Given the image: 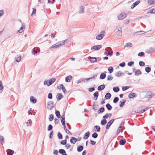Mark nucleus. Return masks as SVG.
<instances>
[{"label": "nucleus", "mask_w": 155, "mask_h": 155, "mask_svg": "<svg viewBox=\"0 0 155 155\" xmlns=\"http://www.w3.org/2000/svg\"><path fill=\"white\" fill-rule=\"evenodd\" d=\"M47 108L49 110H51L54 107V103L52 101H50L47 103Z\"/></svg>", "instance_id": "f257e3e1"}, {"label": "nucleus", "mask_w": 155, "mask_h": 155, "mask_svg": "<svg viewBox=\"0 0 155 155\" xmlns=\"http://www.w3.org/2000/svg\"><path fill=\"white\" fill-rule=\"evenodd\" d=\"M127 14L122 13L118 15L117 16V18L119 20H123L127 16Z\"/></svg>", "instance_id": "f03ea898"}, {"label": "nucleus", "mask_w": 155, "mask_h": 155, "mask_svg": "<svg viewBox=\"0 0 155 155\" xmlns=\"http://www.w3.org/2000/svg\"><path fill=\"white\" fill-rule=\"evenodd\" d=\"M114 120H115L114 119H112L107 123L106 126V129L107 130L109 129L110 126L113 124Z\"/></svg>", "instance_id": "7ed1b4c3"}, {"label": "nucleus", "mask_w": 155, "mask_h": 155, "mask_svg": "<svg viewBox=\"0 0 155 155\" xmlns=\"http://www.w3.org/2000/svg\"><path fill=\"white\" fill-rule=\"evenodd\" d=\"M102 47L101 45H95L91 47V50H92L93 49L96 50H98L100 49Z\"/></svg>", "instance_id": "20e7f679"}, {"label": "nucleus", "mask_w": 155, "mask_h": 155, "mask_svg": "<svg viewBox=\"0 0 155 155\" xmlns=\"http://www.w3.org/2000/svg\"><path fill=\"white\" fill-rule=\"evenodd\" d=\"M107 49H108V50L111 49V48L110 47H109L105 49L106 50V51H105L104 54L105 55H107V56H108V55H110V56L112 55V54H113V51H110L109 52L107 53L108 52L107 50Z\"/></svg>", "instance_id": "39448f33"}, {"label": "nucleus", "mask_w": 155, "mask_h": 155, "mask_svg": "<svg viewBox=\"0 0 155 155\" xmlns=\"http://www.w3.org/2000/svg\"><path fill=\"white\" fill-rule=\"evenodd\" d=\"M56 81V79L53 78H51L50 80L48 81V84H47L48 86H49L51 85Z\"/></svg>", "instance_id": "423d86ee"}, {"label": "nucleus", "mask_w": 155, "mask_h": 155, "mask_svg": "<svg viewBox=\"0 0 155 155\" xmlns=\"http://www.w3.org/2000/svg\"><path fill=\"white\" fill-rule=\"evenodd\" d=\"M77 141H78L77 139L75 137H71L70 140L71 143L73 144H74Z\"/></svg>", "instance_id": "0eeeda50"}, {"label": "nucleus", "mask_w": 155, "mask_h": 155, "mask_svg": "<svg viewBox=\"0 0 155 155\" xmlns=\"http://www.w3.org/2000/svg\"><path fill=\"white\" fill-rule=\"evenodd\" d=\"M89 58L90 59V61L91 63H94L97 61V59L96 57H89Z\"/></svg>", "instance_id": "6e6552de"}, {"label": "nucleus", "mask_w": 155, "mask_h": 155, "mask_svg": "<svg viewBox=\"0 0 155 155\" xmlns=\"http://www.w3.org/2000/svg\"><path fill=\"white\" fill-rule=\"evenodd\" d=\"M72 78V76L71 75H69L67 76L65 78V80L67 82H71Z\"/></svg>", "instance_id": "1a4fd4ad"}, {"label": "nucleus", "mask_w": 155, "mask_h": 155, "mask_svg": "<svg viewBox=\"0 0 155 155\" xmlns=\"http://www.w3.org/2000/svg\"><path fill=\"white\" fill-rule=\"evenodd\" d=\"M140 2V0H137L131 6V8L132 9L134 8L135 7L138 5Z\"/></svg>", "instance_id": "9d476101"}, {"label": "nucleus", "mask_w": 155, "mask_h": 155, "mask_svg": "<svg viewBox=\"0 0 155 155\" xmlns=\"http://www.w3.org/2000/svg\"><path fill=\"white\" fill-rule=\"evenodd\" d=\"M121 101H120L119 102V103L120 104L119 105L120 107H123L124 106V104L126 102V101L124 99H122Z\"/></svg>", "instance_id": "9b49d317"}, {"label": "nucleus", "mask_w": 155, "mask_h": 155, "mask_svg": "<svg viewBox=\"0 0 155 155\" xmlns=\"http://www.w3.org/2000/svg\"><path fill=\"white\" fill-rule=\"evenodd\" d=\"M56 98L58 101H60L63 97V95L60 93L57 94L56 95Z\"/></svg>", "instance_id": "f8f14e48"}, {"label": "nucleus", "mask_w": 155, "mask_h": 155, "mask_svg": "<svg viewBox=\"0 0 155 155\" xmlns=\"http://www.w3.org/2000/svg\"><path fill=\"white\" fill-rule=\"evenodd\" d=\"M30 100L31 102L33 103H35L37 102V99L33 96H31L30 97Z\"/></svg>", "instance_id": "ddd939ff"}, {"label": "nucleus", "mask_w": 155, "mask_h": 155, "mask_svg": "<svg viewBox=\"0 0 155 155\" xmlns=\"http://www.w3.org/2000/svg\"><path fill=\"white\" fill-rule=\"evenodd\" d=\"M105 87V85L104 84L101 85L99 86L97 88V89L99 91H101L103 90Z\"/></svg>", "instance_id": "4468645a"}, {"label": "nucleus", "mask_w": 155, "mask_h": 155, "mask_svg": "<svg viewBox=\"0 0 155 155\" xmlns=\"http://www.w3.org/2000/svg\"><path fill=\"white\" fill-rule=\"evenodd\" d=\"M7 154L8 155H13L14 154V151L10 149H8L7 150Z\"/></svg>", "instance_id": "2eb2a0df"}, {"label": "nucleus", "mask_w": 155, "mask_h": 155, "mask_svg": "<svg viewBox=\"0 0 155 155\" xmlns=\"http://www.w3.org/2000/svg\"><path fill=\"white\" fill-rule=\"evenodd\" d=\"M90 135V132L89 131H88L86 132L84 135L83 138L85 139H87L89 137Z\"/></svg>", "instance_id": "dca6fc26"}, {"label": "nucleus", "mask_w": 155, "mask_h": 155, "mask_svg": "<svg viewBox=\"0 0 155 155\" xmlns=\"http://www.w3.org/2000/svg\"><path fill=\"white\" fill-rule=\"evenodd\" d=\"M25 24H22V26L20 29L18 31V32L19 33H21L23 31V29H24L25 28Z\"/></svg>", "instance_id": "f3484780"}, {"label": "nucleus", "mask_w": 155, "mask_h": 155, "mask_svg": "<svg viewBox=\"0 0 155 155\" xmlns=\"http://www.w3.org/2000/svg\"><path fill=\"white\" fill-rule=\"evenodd\" d=\"M94 99L95 100H97L99 95V93L98 91H96L93 94Z\"/></svg>", "instance_id": "a211bd4d"}, {"label": "nucleus", "mask_w": 155, "mask_h": 155, "mask_svg": "<svg viewBox=\"0 0 155 155\" xmlns=\"http://www.w3.org/2000/svg\"><path fill=\"white\" fill-rule=\"evenodd\" d=\"M154 51V48L153 47H150L149 50L147 51V53L148 54H152Z\"/></svg>", "instance_id": "6ab92c4d"}, {"label": "nucleus", "mask_w": 155, "mask_h": 155, "mask_svg": "<svg viewBox=\"0 0 155 155\" xmlns=\"http://www.w3.org/2000/svg\"><path fill=\"white\" fill-rule=\"evenodd\" d=\"M141 74V71L139 69L136 70L135 72V75L136 76H139Z\"/></svg>", "instance_id": "aec40b11"}, {"label": "nucleus", "mask_w": 155, "mask_h": 155, "mask_svg": "<svg viewBox=\"0 0 155 155\" xmlns=\"http://www.w3.org/2000/svg\"><path fill=\"white\" fill-rule=\"evenodd\" d=\"M105 109L103 107L99 108L97 111V113L98 114L102 113L104 111Z\"/></svg>", "instance_id": "412c9836"}, {"label": "nucleus", "mask_w": 155, "mask_h": 155, "mask_svg": "<svg viewBox=\"0 0 155 155\" xmlns=\"http://www.w3.org/2000/svg\"><path fill=\"white\" fill-rule=\"evenodd\" d=\"M124 74L121 73V72L119 71H118L115 74V75L117 77H119L121 75H124Z\"/></svg>", "instance_id": "4be33fe9"}, {"label": "nucleus", "mask_w": 155, "mask_h": 155, "mask_svg": "<svg viewBox=\"0 0 155 155\" xmlns=\"http://www.w3.org/2000/svg\"><path fill=\"white\" fill-rule=\"evenodd\" d=\"M111 97V94L109 93H107L106 94L105 96V97L106 99H109Z\"/></svg>", "instance_id": "5701e85b"}, {"label": "nucleus", "mask_w": 155, "mask_h": 155, "mask_svg": "<svg viewBox=\"0 0 155 155\" xmlns=\"http://www.w3.org/2000/svg\"><path fill=\"white\" fill-rule=\"evenodd\" d=\"M83 147L82 145L78 146L77 147V151L78 152H80L83 150Z\"/></svg>", "instance_id": "b1692460"}, {"label": "nucleus", "mask_w": 155, "mask_h": 155, "mask_svg": "<svg viewBox=\"0 0 155 155\" xmlns=\"http://www.w3.org/2000/svg\"><path fill=\"white\" fill-rule=\"evenodd\" d=\"M106 74L104 73H102L100 75V79H104L106 77Z\"/></svg>", "instance_id": "393cba45"}, {"label": "nucleus", "mask_w": 155, "mask_h": 155, "mask_svg": "<svg viewBox=\"0 0 155 155\" xmlns=\"http://www.w3.org/2000/svg\"><path fill=\"white\" fill-rule=\"evenodd\" d=\"M55 113L57 117L58 118H60L61 115H60V113L59 111L57 110H56L55 111Z\"/></svg>", "instance_id": "a878e982"}, {"label": "nucleus", "mask_w": 155, "mask_h": 155, "mask_svg": "<svg viewBox=\"0 0 155 155\" xmlns=\"http://www.w3.org/2000/svg\"><path fill=\"white\" fill-rule=\"evenodd\" d=\"M67 41V40L61 41L59 42H58V43L59 47L63 45L65 43V42Z\"/></svg>", "instance_id": "bb28decb"}, {"label": "nucleus", "mask_w": 155, "mask_h": 155, "mask_svg": "<svg viewBox=\"0 0 155 155\" xmlns=\"http://www.w3.org/2000/svg\"><path fill=\"white\" fill-rule=\"evenodd\" d=\"M58 47H59L58 44V43L53 45H52L51 47H50V49H51V48H52L54 49H55L56 48H58Z\"/></svg>", "instance_id": "cd10ccee"}, {"label": "nucleus", "mask_w": 155, "mask_h": 155, "mask_svg": "<svg viewBox=\"0 0 155 155\" xmlns=\"http://www.w3.org/2000/svg\"><path fill=\"white\" fill-rule=\"evenodd\" d=\"M136 96V94L135 93H130L128 97L129 98L131 99L134 97H135Z\"/></svg>", "instance_id": "c85d7f7f"}, {"label": "nucleus", "mask_w": 155, "mask_h": 155, "mask_svg": "<svg viewBox=\"0 0 155 155\" xmlns=\"http://www.w3.org/2000/svg\"><path fill=\"white\" fill-rule=\"evenodd\" d=\"M107 123V120L105 119H102L101 122V124L102 125L104 126Z\"/></svg>", "instance_id": "c756f323"}, {"label": "nucleus", "mask_w": 155, "mask_h": 155, "mask_svg": "<svg viewBox=\"0 0 155 155\" xmlns=\"http://www.w3.org/2000/svg\"><path fill=\"white\" fill-rule=\"evenodd\" d=\"M106 106L107 109L109 110H111L112 108V107L109 103H107V104H106Z\"/></svg>", "instance_id": "7c9ffc66"}, {"label": "nucleus", "mask_w": 155, "mask_h": 155, "mask_svg": "<svg viewBox=\"0 0 155 155\" xmlns=\"http://www.w3.org/2000/svg\"><path fill=\"white\" fill-rule=\"evenodd\" d=\"M151 70V68L150 67L147 66L145 68V71L147 73L150 72Z\"/></svg>", "instance_id": "2f4dec72"}, {"label": "nucleus", "mask_w": 155, "mask_h": 155, "mask_svg": "<svg viewBox=\"0 0 155 155\" xmlns=\"http://www.w3.org/2000/svg\"><path fill=\"white\" fill-rule=\"evenodd\" d=\"M113 90L115 92H117L120 91L119 87H114L113 88Z\"/></svg>", "instance_id": "473e14b6"}, {"label": "nucleus", "mask_w": 155, "mask_h": 155, "mask_svg": "<svg viewBox=\"0 0 155 155\" xmlns=\"http://www.w3.org/2000/svg\"><path fill=\"white\" fill-rule=\"evenodd\" d=\"M15 60L17 62H20L21 59V55H20L19 57L18 55H17V57H15Z\"/></svg>", "instance_id": "72a5a7b5"}, {"label": "nucleus", "mask_w": 155, "mask_h": 155, "mask_svg": "<svg viewBox=\"0 0 155 155\" xmlns=\"http://www.w3.org/2000/svg\"><path fill=\"white\" fill-rule=\"evenodd\" d=\"M126 141L125 140L121 139L120 141L119 144L120 145H123L125 144Z\"/></svg>", "instance_id": "f704fd0d"}, {"label": "nucleus", "mask_w": 155, "mask_h": 155, "mask_svg": "<svg viewBox=\"0 0 155 155\" xmlns=\"http://www.w3.org/2000/svg\"><path fill=\"white\" fill-rule=\"evenodd\" d=\"M154 94L153 93L151 92H149V94H148L147 97L149 98H151L152 96H154Z\"/></svg>", "instance_id": "c9c22d12"}, {"label": "nucleus", "mask_w": 155, "mask_h": 155, "mask_svg": "<svg viewBox=\"0 0 155 155\" xmlns=\"http://www.w3.org/2000/svg\"><path fill=\"white\" fill-rule=\"evenodd\" d=\"M94 129L95 128L96 129V131L97 132H99L100 131L101 128L98 125L95 126L94 127Z\"/></svg>", "instance_id": "e433bc0d"}, {"label": "nucleus", "mask_w": 155, "mask_h": 155, "mask_svg": "<svg viewBox=\"0 0 155 155\" xmlns=\"http://www.w3.org/2000/svg\"><path fill=\"white\" fill-rule=\"evenodd\" d=\"M54 117L53 115L52 114H50L49 117V120L50 121H51L54 119Z\"/></svg>", "instance_id": "4c0bfd02"}, {"label": "nucleus", "mask_w": 155, "mask_h": 155, "mask_svg": "<svg viewBox=\"0 0 155 155\" xmlns=\"http://www.w3.org/2000/svg\"><path fill=\"white\" fill-rule=\"evenodd\" d=\"M148 3L149 5L155 4V1L153 0H148Z\"/></svg>", "instance_id": "58836bf2"}, {"label": "nucleus", "mask_w": 155, "mask_h": 155, "mask_svg": "<svg viewBox=\"0 0 155 155\" xmlns=\"http://www.w3.org/2000/svg\"><path fill=\"white\" fill-rule=\"evenodd\" d=\"M58 139H63L62 135L60 133V132H59L58 133Z\"/></svg>", "instance_id": "ea45409f"}, {"label": "nucleus", "mask_w": 155, "mask_h": 155, "mask_svg": "<svg viewBox=\"0 0 155 155\" xmlns=\"http://www.w3.org/2000/svg\"><path fill=\"white\" fill-rule=\"evenodd\" d=\"M4 139V137L2 136H0V140L2 145H3L5 143Z\"/></svg>", "instance_id": "a19ab883"}, {"label": "nucleus", "mask_w": 155, "mask_h": 155, "mask_svg": "<svg viewBox=\"0 0 155 155\" xmlns=\"http://www.w3.org/2000/svg\"><path fill=\"white\" fill-rule=\"evenodd\" d=\"M119 98L118 97H115L113 101V102L114 103H116L119 101Z\"/></svg>", "instance_id": "79ce46f5"}, {"label": "nucleus", "mask_w": 155, "mask_h": 155, "mask_svg": "<svg viewBox=\"0 0 155 155\" xmlns=\"http://www.w3.org/2000/svg\"><path fill=\"white\" fill-rule=\"evenodd\" d=\"M108 70L110 73H112L114 70V68L112 67H109L108 68Z\"/></svg>", "instance_id": "37998d69"}, {"label": "nucleus", "mask_w": 155, "mask_h": 155, "mask_svg": "<svg viewBox=\"0 0 155 155\" xmlns=\"http://www.w3.org/2000/svg\"><path fill=\"white\" fill-rule=\"evenodd\" d=\"M101 35L100 34L97 35L96 37V39L98 40H100L102 39L103 37V36Z\"/></svg>", "instance_id": "c03bdc74"}, {"label": "nucleus", "mask_w": 155, "mask_h": 155, "mask_svg": "<svg viewBox=\"0 0 155 155\" xmlns=\"http://www.w3.org/2000/svg\"><path fill=\"white\" fill-rule=\"evenodd\" d=\"M53 128V126L51 124H49L48 127V131L51 130Z\"/></svg>", "instance_id": "a18cd8bd"}, {"label": "nucleus", "mask_w": 155, "mask_h": 155, "mask_svg": "<svg viewBox=\"0 0 155 155\" xmlns=\"http://www.w3.org/2000/svg\"><path fill=\"white\" fill-rule=\"evenodd\" d=\"M80 11H79V13L81 14L84 12V8L83 6H81L80 7Z\"/></svg>", "instance_id": "49530a36"}, {"label": "nucleus", "mask_w": 155, "mask_h": 155, "mask_svg": "<svg viewBox=\"0 0 155 155\" xmlns=\"http://www.w3.org/2000/svg\"><path fill=\"white\" fill-rule=\"evenodd\" d=\"M92 137L94 138H96L98 137V134L96 133H94L92 135Z\"/></svg>", "instance_id": "de8ad7c7"}, {"label": "nucleus", "mask_w": 155, "mask_h": 155, "mask_svg": "<svg viewBox=\"0 0 155 155\" xmlns=\"http://www.w3.org/2000/svg\"><path fill=\"white\" fill-rule=\"evenodd\" d=\"M59 152L60 153L62 154H63L66 153L65 151L63 149H59Z\"/></svg>", "instance_id": "09e8293b"}, {"label": "nucleus", "mask_w": 155, "mask_h": 155, "mask_svg": "<svg viewBox=\"0 0 155 155\" xmlns=\"http://www.w3.org/2000/svg\"><path fill=\"white\" fill-rule=\"evenodd\" d=\"M117 35L119 36H121L122 35V31H115Z\"/></svg>", "instance_id": "8fccbe9b"}, {"label": "nucleus", "mask_w": 155, "mask_h": 155, "mask_svg": "<svg viewBox=\"0 0 155 155\" xmlns=\"http://www.w3.org/2000/svg\"><path fill=\"white\" fill-rule=\"evenodd\" d=\"M139 65L141 67L144 66L145 65V63L143 61H140L139 62Z\"/></svg>", "instance_id": "3c124183"}, {"label": "nucleus", "mask_w": 155, "mask_h": 155, "mask_svg": "<svg viewBox=\"0 0 155 155\" xmlns=\"http://www.w3.org/2000/svg\"><path fill=\"white\" fill-rule=\"evenodd\" d=\"M60 143L62 145H66L67 143V139H65L64 140H62Z\"/></svg>", "instance_id": "603ef678"}, {"label": "nucleus", "mask_w": 155, "mask_h": 155, "mask_svg": "<svg viewBox=\"0 0 155 155\" xmlns=\"http://www.w3.org/2000/svg\"><path fill=\"white\" fill-rule=\"evenodd\" d=\"M64 129L65 131V132L68 134H70L71 135L72 134V133H71L70 131H69L68 130L66 127H65V128H64Z\"/></svg>", "instance_id": "864d4df0"}, {"label": "nucleus", "mask_w": 155, "mask_h": 155, "mask_svg": "<svg viewBox=\"0 0 155 155\" xmlns=\"http://www.w3.org/2000/svg\"><path fill=\"white\" fill-rule=\"evenodd\" d=\"M144 32H145L143 31H140L137 32H136L135 33L136 34V35H139L143 34L144 33H144Z\"/></svg>", "instance_id": "5fc2aeb1"}, {"label": "nucleus", "mask_w": 155, "mask_h": 155, "mask_svg": "<svg viewBox=\"0 0 155 155\" xmlns=\"http://www.w3.org/2000/svg\"><path fill=\"white\" fill-rule=\"evenodd\" d=\"M134 64V61H130L129 62L127 63V65L129 66H131L132 65Z\"/></svg>", "instance_id": "6e6d98bb"}, {"label": "nucleus", "mask_w": 155, "mask_h": 155, "mask_svg": "<svg viewBox=\"0 0 155 155\" xmlns=\"http://www.w3.org/2000/svg\"><path fill=\"white\" fill-rule=\"evenodd\" d=\"M149 13H155V9L153 8L151 9L150 12H148L147 13L148 14Z\"/></svg>", "instance_id": "4d7b16f0"}, {"label": "nucleus", "mask_w": 155, "mask_h": 155, "mask_svg": "<svg viewBox=\"0 0 155 155\" xmlns=\"http://www.w3.org/2000/svg\"><path fill=\"white\" fill-rule=\"evenodd\" d=\"M40 50H39L38 51L35 50V49L33 50H32V53L33 54H34L35 55L38 52H39Z\"/></svg>", "instance_id": "13d9d810"}, {"label": "nucleus", "mask_w": 155, "mask_h": 155, "mask_svg": "<svg viewBox=\"0 0 155 155\" xmlns=\"http://www.w3.org/2000/svg\"><path fill=\"white\" fill-rule=\"evenodd\" d=\"M48 97L49 99H52V94L51 93H50L48 95Z\"/></svg>", "instance_id": "bf43d9fd"}, {"label": "nucleus", "mask_w": 155, "mask_h": 155, "mask_svg": "<svg viewBox=\"0 0 155 155\" xmlns=\"http://www.w3.org/2000/svg\"><path fill=\"white\" fill-rule=\"evenodd\" d=\"M144 54L145 53L144 52H141L138 54V56L140 57H142L143 56Z\"/></svg>", "instance_id": "052dcab7"}, {"label": "nucleus", "mask_w": 155, "mask_h": 155, "mask_svg": "<svg viewBox=\"0 0 155 155\" xmlns=\"http://www.w3.org/2000/svg\"><path fill=\"white\" fill-rule=\"evenodd\" d=\"M130 87L128 86H126L123 87H122V90L123 91H125L129 89Z\"/></svg>", "instance_id": "680f3d73"}, {"label": "nucleus", "mask_w": 155, "mask_h": 155, "mask_svg": "<svg viewBox=\"0 0 155 155\" xmlns=\"http://www.w3.org/2000/svg\"><path fill=\"white\" fill-rule=\"evenodd\" d=\"M147 109V108H144L143 110L141 109L140 110H139V113L140 114L143 113Z\"/></svg>", "instance_id": "e2e57ef3"}, {"label": "nucleus", "mask_w": 155, "mask_h": 155, "mask_svg": "<svg viewBox=\"0 0 155 155\" xmlns=\"http://www.w3.org/2000/svg\"><path fill=\"white\" fill-rule=\"evenodd\" d=\"M107 77V80L108 81H111L113 78V77L111 75L108 76Z\"/></svg>", "instance_id": "0e129e2a"}, {"label": "nucleus", "mask_w": 155, "mask_h": 155, "mask_svg": "<svg viewBox=\"0 0 155 155\" xmlns=\"http://www.w3.org/2000/svg\"><path fill=\"white\" fill-rule=\"evenodd\" d=\"M115 31H122V28L119 26H117Z\"/></svg>", "instance_id": "69168bd1"}, {"label": "nucleus", "mask_w": 155, "mask_h": 155, "mask_svg": "<svg viewBox=\"0 0 155 155\" xmlns=\"http://www.w3.org/2000/svg\"><path fill=\"white\" fill-rule=\"evenodd\" d=\"M95 90V88L94 87H91L89 88L88 91L90 92H92Z\"/></svg>", "instance_id": "338daca9"}, {"label": "nucleus", "mask_w": 155, "mask_h": 155, "mask_svg": "<svg viewBox=\"0 0 155 155\" xmlns=\"http://www.w3.org/2000/svg\"><path fill=\"white\" fill-rule=\"evenodd\" d=\"M108 117H109L108 114V113H107L103 117V119H106Z\"/></svg>", "instance_id": "774afa93"}]
</instances>
